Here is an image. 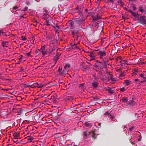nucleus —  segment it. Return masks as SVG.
I'll list each match as a JSON object with an SVG mask.
<instances>
[{
  "label": "nucleus",
  "mask_w": 146,
  "mask_h": 146,
  "mask_svg": "<svg viewBox=\"0 0 146 146\" xmlns=\"http://www.w3.org/2000/svg\"><path fill=\"white\" fill-rule=\"evenodd\" d=\"M145 17L141 16L139 15V16L137 17V19H135V21H140V23L143 25H146V20L145 19Z\"/></svg>",
  "instance_id": "f257e3e1"
},
{
  "label": "nucleus",
  "mask_w": 146,
  "mask_h": 146,
  "mask_svg": "<svg viewBox=\"0 0 146 146\" xmlns=\"http://www.w3.org/2000/svg\"><path fill=\"white\" fill-rule=\"evenodd\" d=\"M70 64H66L64 66L63 71L60 73V74L61 75H64L68 74V72L69 71V68L70 67Z\"/></svg>",
  "instance_id": "f03ea898"
},
{
  "label": "nucleus",
  "mask_w": 146,
  "mask_h": 146,
  "mask_svg": "<svg viewBox=\"0 0 146 146\" xmlns=\"http://www.w3.org/2000/svg\"><path fill=\"white\" fill-rule=\"evenodd\" d=\"M116 62L117 63H120V64H127V62L126 60H123L121 57L119 56L115 59Z\"/></svg>",
  "instance_id": "7ed1b4c3"
},
{
  "label": "nucleus",
  "mask_w": 146,
  "mask_h": 146,
  "mask_svg": "<svg viewBox=\"0 0 146 146\" xmlns=\"http://www.w3.org/2000/svg\"><path fill=\"white\" fill-rule=\"evenodd\" d=\"M31 86V88H36V87L41 88L42 87L46 86V85L38 84L37 83H36L32 84Z\"/></svg>",
  "instance_id": "20e7f679"
},
{
  "label": "nucleus",
  "mask_w": 146,
  "mask_h": 146,
  "mask_svg": "<svg viewBox=\"0 0 146 146\" xmlns=\"http://www.w3.org/2000/svg\"><path fill=\"white\" fill-rule=\"evenodd\" d=\"M46 20V24L45 25L47 26H49L51 25L52 23V18L50 17H48L47 18H45Z\"/></svg>",
  "instance_id": "39448f33"
},
{
  "label": "nucleus",
  "mask_w": 146,
  "mask_h": 146,
  "mask_svg": "<svg viewBox=\"0 0 146 146\" xmlns=\"http://www.w3.org/2000/svg\"><path fill=\"white\" fill-rule=\"evenodd\" d=\"M9 114L8 111H4L0 113V115L2 117L5 118L7 117Z\"/></svg>",
  "instance_id": "423d86ee"
},
{
  "label": "nucleus",
  "mask_w": 146,
  "mask_h": 146,
  "mask_svg": "<svg viewBox=\"0 0 146 146\" xmlns=\"http://www.w3.org/2000/svg\"><path fill=\"white\" fill-rule=\"evenodd\" d=\"M74 21L76 23L78 24L79 25H80L83 23L84 20L82 19L81 18H76L74 19Z\"/></svg>",
  "instance_id": "0eeeda50"
},
{
  "label": "nucleus",
  "mask_w": 146,
  "mask_h": 146,
  "mask_svg": "<svg viewBox=\"0 0 146 146\" xmlns=\"http://www.w3.org/2000/svg\"><path fill=\"white\" fill-rule=\"evenodd\" d=\"M72 11L74 13H78L80 17H82V11H80L78 9H77V7L75 9H73Z\"/></svg>",
  "instance_id": "6e6552de"
},
{
  "label": "nucleus",
  "mask_w": 146,
  "mask_h": 146,
  "mask_svg": "<svg viewBox=\"0 0 146 146\" xmlns=\"http://www.w3.org/2000/svg\"><path fill=\"white\" fill-rule=\"evenodd\" d=\"M98 54L100 56V58L101 59L103 57L105 56L106 55L105 52L103 50L99 51Z\"/></svg>",
  "instance_id": "1a4fd4ad"
},
{
  "label": "nucleus",
  "mask_w": 146,
  "mask_h": 146,
  "mask_svg": "<svg viewBox=\"0 0 146 146\" xmlns=\"http://www.w3.org/2000/svg\"><path fill=\"white\" fill-rule=\"evenodd\" d=\"M13 110H15V112H17L18 113V115H19L22 114L23 112V110L21 108L15 109L13 108Z\"/></svg>",
  "instance_id": "9d476101"
},
{
  "label": "nucleus",
  "mask_w": 146,
  "mask_h": 146,
  "mask_svg": "<svg viewBox=\"0 0 146 146\" xmlns=\"http://www.w3.org/2000/svg\"><path fill=\"white\" fill-rule=\"evenodd\" d=\"M89 135H91L92 137V138L94 139H96L97 138V136L96 135V133L94 131H92L90 132L89 133Z\"/></svg>",
  "instance_id": "9b49d317"
},
{
  "label": "nucleus",
  "mask_w": 146,
  "mask_h": 146,
  "mask_svg": "<svg viewBox=\"0 0 146 146\" xmlns=\"http://www.w3.org/2000/svg\"><path fill=\"white\" fill-rule=\"evenodd\" d=\"M92 17L93 21H96L97 19H101V17L99 16L98 14H97L96 16H93Z\"/></svg>",
  "instance_id": "f8f14e48"
},
{
  "label": "nucleus",
  "mask_w": 146,
  "mask_h": 146,
  "mask_svg": "<svg viewBox=\"0 0 146 146\" xmlns=\"http://www.w3.org/2000/svg\"><path fill=\"white\" fill-rule=\"evenodd\" d=\"M129 12L133 16L135 17L136 19H137V17L139 16V15L137 14V13L133 12L131 10H129Z\"/></svg>",
  "instance_id": "ddd939ff"
},
{
  "label": "nucleus",
  "mask_w": 146,
  "mask_h": 146,
  "mask_svg": "<svg viewBox=\"0 0 146 146\" xmlns=\"http://www.w3.org/2000/svg\"><path fill=\"white\" fill-rule=\"evenodd\" d=\"M61 54H58V53H57V54L56 56L54 57L53 60L54 61L55 64L57 61L59 59V57L60 56Z\"/></svg>",
  "instance_id": "4468645a"
},
{
  "label": "nucleus",
  "mask_w": 146,
  "mask_h": 146,
  "mask_svg": "<svg viewBox=\"0 0 146 146\" xmlns=\"http://www.w3.org/2000/svg\"><path fill=\"white\" fill-rule=\"evenodd\" d=\"M106 90L108 91L109 93L110 94H112L114 92L113 90L111 89L109 87L107 88L106 89Z\"/></svg>",
  "instance_id": "2eb2a0df"
},
{
  "label": "nucleus",
  "mask_w": 146,
  "mask_h": 146,
  "mask_svg": "<svg viewBox=\"0 0 146 146\" xmlns=\"http://www.w3.org/2000/svg\"><path fill=\"white\" fill-rule=\"evenodd\" d=\"M139 9V11H140L142 13H143L144 12V10H145V7L144 6H140Z\"/></svg>",
  "instance_id": "dca6fc26"
},
{
  "label": "nucleus",
  "mask_w": 146,
  "mask_h": 146,
  "mask_svg": "<svg viewBox=\"0 0 146 146\" xmlns=\"http://www.w3.org/2000/svg\"><path fill=\"white\" fill-rule=\"evenodd\" d=\"M82 67L83 68L82 69L83 70H88L89 69V67L88 66H87L85 65V64H81L80 68Z\"/></svg>",
  "instance_id": "f3484780"
},
{
  "label": "nucleus",
  "mask_w": 146,
  "mask_h": 146,
  "mask_svg": "<svg viewBox=\"0 0 146 146\" xmlns=\"http://www.w3.org/2000/svg\"><path fill=\"white\" fill-rule=\"evenodd\" d=\"M14 138L15 139H17L19 138V133L17 132L14 133L13 134Z\"/></svg>",
  "instance_id": "a211bd4d"
},
{
  "label": "nucleus",
  "mask_w": 146,
  "mask_h": 146,
  "mask_svg": "<svg viewBox=\"0 0 146 146\" xmlns=\"http://www.w3.org/2000/svg\"><path fill=\"white\" fill-rule=\"evenodd\" d=\"M98 83L96 82H94L92 84V86L94 88H96L98 86Z\"/></svg>",
  "instance_id": "6ab92c4d"
},
{
  "label": "nucleus",
  "mask_w": 146,
  "mask_h": 146,
  "mask_svg": "<svg viewBox=\"0 0 146 146\" xmlns=\"http://www.w3.org/2000/svg\"><path fill=\"white\" fill-rule=\"evenodd\" d=\"M55 50V49L54 48L51 50H50L48 52L49 54L50 55H54L55 54L54 51Z\"/></svg>",
  "instance_id": "aec40b11"
},
{
  "label": "nucleus",
  "mask_w": 146,
  "mask_h": 146,
  "mask_svg": "<svg viewBox=\"0 0 146 146\" xmlns=\"http://www.w3.org/2000/svg\"><path fill=\"white\" fill-rule=\"evenodd\" d=\"M131 82L128 80H125L123 83V84L126 86H127L131 84Z\"/></svg>",
  "instance_id": "412c9836"
},
{
  "label": "nucleus",
  "mask_w": 146,
  "mask_h": 146,
  "mask_svg": "<svg viewBox=\"0 0 146 146\" xmlns=\"http://www.w3.org/2000/svg\"><path fill=\"white\" fill-rule=\"evenodd\" d=\"M107 75H108L109 77H110V79L112 81H115L116 80L115 78H113L112 77V76L109 72L107 73Z\"/></svg>",
  "instance_id": "4be33fe9"
},
{
  "label": "nucleus",
  "mask_w": 146,
  "mask_h": 146,
  "mask_svg": "<svg viewBox=\"0 0 146 146\" xmlns=\"http://www.w3.org/2000/svg\"><path fill=\"white\" fill-rule=\"evenodd\" d=\"M78 32V31L76 30H74L72 31V33L73 37H74L76 36V35L77 34Z\"/></svg>",
  "instance_id": "5701e85b"
},
{
  "label": "nucleus",
  "mask_w": 146,
  "mask_h": 146,
  "mask_svg": "<svg viewBox=\"0 0 146 146\" xmlns=\"http://www.w3.org/2000/svg\"><path fill=\"white\" fill-rule=\"evenodd\" d=\"M21 86L22 87H23L24 88H27V87H30L31 88V84H30L29 85H27L26 84H21Z\"/></svg>",
  "instance_id": "b1692460"
},
{
  "label": "nucleus",
  "mask_w": 146,
  "mask_h": 146,
  "mask_svg": "<svg viewBox=\"0 0 146 146\" xmlns=\"http://www.w3.org/2000/svg\"><path fill=\"white\" fill-rule=\"evenodd\" d=\"M122 102L125 103L127 102L128 99L127 97H123L121 99Z\"/></svg>",
  "instance_id": "393cba45"
},
{
  "label": "nucleus",
  "mask_w": 146,
  "mask_h": 146,
  "mask_svg": "<svg viewBox=\"0 0 146 146\" xmlns=\"http://www.w3.org/2000/svg\"><path fill=\"white\" fill-rule=\"evenodd\" d=\"M90 56L91 57V59L90 60V61H92V60H94L95 56L93 52H91L90 53Z\"/></svg>",
  "instance_id": "a878e982"
},
{
  "label": "nucleus",
  "mask_w": 146,
  "mask_h": 146,
  "mask_svg": "<svg viewBox=\"0 0 146 146\" xmlns=\"http://www.w3.org/2000/svg\"><path fill=\"white\" fill-rule=\"evenodd\" d=\"M8 43V42L3 41L2 43V45L4 47H7Z\"/></svg>",
  "instance_id": "bb28decb"
},
{
  "label": "nucleus",
  "mask_w": 146,
  "mask_h": 146,
  "mask_svg": "<svg viewBox=\"0 0 146 146\" xmlns=\"http://www.w3.org/2000/svg\"><path fill=\"white\" fill-rule=\"evenodd\" d=\"M118 4L122 7H123L124 5V3H123L121 0H119L118 1Z\"/></svg>",
  "instance_id": "cd10ccee"
},
{
  "label": "nucleus",
  "mask_w": 146,
  "mask_h": 146,
  "mask_svg": "<svg viewBox=\"0 0 146 146\" xmlns=\"http://www.w3.org/2000/svg\"><path fill=\"white\" fill-rule=\"evenodd\" d=\"M84 124L85 125L88 127H92V125L91 123H89L88 122H86L84 123Z\"/></svg>",
  "instance_id": "c85d7f7f"
},
{
  "label": "nucleus",
  "mask_w": 146,
  "mask_h": 146,
  "mask_svg": "<svg viewBox=\"0 0 146 146\" xmlns=\"http://www.w3.org/2000/svg\"><path fill=\"white\" fill-rule=\"evenodd\" d=\"M136 103L135 102L131 101L129 103V104L131 106H134L135 105Z\"/></svg>",
  "instance_id": "c756f323"
},
{
  "label": "nucleus",
  "mask_w": 146,
  "mask_h": 146,
  "mask_svg": "<svg viewBox=\"0 0 146 146\" xmlns=\"http://www.w3.org/2000/svg\"><path fill=\"white\" fill-rule=\"evenodd\" d=\"M77 9H79L80 11H82V10H83V7L82 5L80 6H77Z\"/></svg>",
  "instance_id": "7c9ffc66"
},
{
  "label": "nucleus",
  "mask_w": 146,
  "mask_h": 146,
  "mask_svg": "<svg viewBox=\"0 0 146 146\" xmlns=\"http://www.w3.org/2000/svg\"><path fill=\"white\" fill-rule=\"evenodd\" d=\"M73 99V98L72 96H68L66 98V100H72Z\"/></svg>",
  "instance_id": "2f4dec72"
},
{
  "label": "nucleus",
  "mask_w": 146,
  "mask_h": 146,
  "mask_svg": "<svg viewBox=\"0 0 146 146\" xmlns=\"http://www.w3.org/2000/svg\"><path fill=\"white\" fill-rule=\"evenodd\" d=\"M75 22L74 21H73L72 20H70L69 21V24L70 26L74 25V22Z\"/></svg>",
  "instance_id": "473e14b6"
},
{
  "label": "nucleus",
  "mask_w": 146,
  "mask_h": 146,
  "mask_svg": "<svg viewBox=\"0 0 146 146\" xmlns=\"http://www.w3.org/2000/svg\"><path fill=\"white\" fill-rule=\"evenodd\" d=\"M76 44L75 43H74L73 45H72V48L76 49V48H77V46H76Z\"/></svg>",
  "instance_id": "72a5a7b5"
},
{
  "label": "nucleus",
  "mask_w": 146,
  "mask_h": 146,
  "mask_svg": "<svg viewBox=\"0 0 146 146\" xmlns=\"http://www.w3.org/2000/svg\"><path fill=\"white\" fill-rule=\"evenodd\" d=\"M28 142H31L32 141L33 139V137H29L28 138Z\"/></svg>",
  "instance_id": "f704fd0d"
},
{
  "label": "nucleus",
  "mask_w": 146,
  "mask_h": 146,
  "mask_svg": "<svg viewBox=\"0 0 146 146\" xmlns=\"http://www.w3.org/2000/svg\"><path fill=\"white\" fill-rule=\"evenodd\" d=\"M87 135V131H85L84 132V137L86 138Z\"/></svg>",
  "instance_id": "c9c22d12"
},
{
  "label": "nucleus",
  "mask_w": 146,
  "mask_h": 146,
  "mask_svg": "<svg viewBox=\"0 0 146 146\" xmlns=\"http://www.w3.org/2000/svg\"><path fill=\"white\" fill-rule=\"evenodd\" d=\"M115 53V52L113 50H112L110 54L111 56H113L114 54Z\"/></svg>",
  "instance_id": "e433bc0d"
},
{
  "label": "nucleus",
  "mask_w": 146,
  "mask_h": 146,
  "mask_svg": "<svg viewBox=\"0 0 146 146\" xmlns=\"http://www.w3.org/2000/svg\"><path fill=\"white\" fill-rule=\"evenodd\" d=\"M109 117H110V119H113L114 118L113 116L111 114H109Z\"/></svg>",
  "instance_id": "4c0bfd02"
},
{
  "label": "nucleus",
  "mask_w": 146,
  "mask_h": 146,
  "mask_svg": "<svg viewBox=\"0 0 146 146\" xmlns=\"http://www.w3.org/2000/svg\"><path fill=\"white\" fill-rule=\"evenodd\" d=\"M31 52L27 53L26 54V56L27 57H29L31 56Z\"/></svg>",
  "instance_id": "58836bf2"
},
{
  "label": "nucleus",
  "mask_w": 146,
  "mask_h": 146,
  "mask_svg": "<svg viewBox=\"0 0 146 146\" xmlns=\"http://www.w3.org/2000/svg\"><path fill=\"white\" fill-rule=\"evenodd\" d=\"M84 84H80L79 86L81 88L84 89Z\"/></svg>",
  "instance_id": "ea45409f"
},
{
  "label": "nucleus",
  "mask_w": 146,
  "mask_h": 146,
  "mask_svg": "<svg viewBox=\"0 0 146 146\" xmlns=\"http://www.w3.org/2000/svg\"><path fill=\"white\" fill-rule=\"evenodd\" d=\"M132 7L133 8V11H135L136 10V7L135 6V5H133L132 6Z\"/></svg>",
  "instance_id": "a19ab883"
},
{
  "label": "nucleus",
  "mask_w": 146,
  "mask_h": 146,
  "mask_svg": "<svg viewBox=\"0 0 146 146\" xmlns=\"http://www.w3.org/2000/svg\"><path fill=\"white\" fill-rule=\"evenodd\" d=\"M124 76V72H122L120 75L119 76L120 77H122Z\"/></svg>",
  "instance_id": "79ce46f5"
},
{
  "label": "nucleus",
  "mask_w": 146,
  "mask_h": 146,
  "mask_svg": "<svg viewBox=\"0 0 146 146\" xmlns=\"http://www.w3.org/2000/svg\"><path fill=\"white\" fill-rule=\"evenodd\" d=\"M62 67L60 66L59 67V68H58V71L60 72V73H61V72H60L62 71Z\"/></svg>",
  "instance_id": "37998d69"
},
{
  "label": "nucleus",
  "mask_w": 146,
  "mask_h": 146,
  "mask_svg": "<svg viewBox=\"0 0 146 146\" xmlns=\"http://www.w3.org/2000/svg\"><path fill=\"white\" fill-rule=\"evenodd\" d=\"M120 90L121 92H123L125 90V89L123 87L120 89Z\"/></svg>",
  "instance_id": "c03bdc74"
},
{
  "label": "nucleus",
  "mask_w": 146,
  "mask_h": 146,
  "mask_svg": "<svg viewBox=\"0 0 146 146\" xmlns=\"http://www.w3.org/2000/svg\"><path fill=\"white\" fill-rule=\"evenodd\" d=\"M28 9V7H25L24 8V9L22 10L23 11H26Z\"/></svg>",
  "instance_id": "a18cd8bd"
},
{
  "label": "nucleus",
  "mask_w": 146,
  "mask_h": 146,
  "mask_svg": "<svg viewBox=\"0 0 146 146\" xmlns=\"http://www.w3.org/2000/svg\"><path fill=\"white\" fill-rule=\"evenodd\" d=\"M21 39L23 41H25L26 40L27 38L25 37L22 36H21Z\"/></svg>",
  "instance_id": "49530a36"
},
{
  "label": "nucleus",
  "mask_w": 146,
  "mask_h": 146,
  "mask_svg": "<svg viewBox=\"0 0 146 146\" xmlns=\"http://www.w3.org/2000/svg\"><path fill=\"white\" fill-rule=\"evenodd\" d=\"M42 52L43 56L47 54V52L46 51H44L43 50H42Z\"/></svg>",
  "instance_id": "de8ad7c7"
},
{
  "label": "nucleus",
  "mask_w": 146,
  "mask_h": 146,
  "mask_svg": "<svg viewBox=\"0 0 146 146\" xmlns=\"http://www.w3.org/2000/svg\"><path fill=\"white\" fill-rule=\"evenodd\" d=\"M138 70L136 69H135L133 70V73H134V74H136V72L138 71Z\"/></svg>",
  "instance_id": "09e8293b"
},
{
  "label": "nucleus",
  "mask_w": 146,
  "mask_h": 146,
  "mask_svg": "<svg viewBox=\"0 0 146 146\" xmlns=\"http://www.w3.org/2000/svg\"><path fill=\"white\" fill-rule=\"evenodd\" d=\"M54 27L55 28V29L56 30V31L60 29V28L59 27V26L57 25L56 26V27Z\"/></svg>",
  "instance_id": "8fccbe9b"
},
{
  "label": "nucleus",
  "mask_w": 146,
  "mask_h": 146,
  "mask_svg": "<svg viewBox=\"0 0 146 146\" xmlns=\"http://www.w3.org/2000/svg\"><path fill=\"white\" fill-rule=\"evenodd\" d=\"M109 114H111V113H109L108 112V111H107L106 112V113H105L104 115H108V116H109Z\"/></svg>",
  "instance_id": "3c124183"
},
{
  "label": "nucleus",
  "mask_w": 146,
  "mask_h": 146,
  "mask_svg": "<svg viewBox=\"0 0 146 146\" xmlns=\"http://www.w3.org/2000/svg\"><path fill=\"white\" fill-rule=\"evenodd\" d=\"M95 67L96 68V70H99V67H98L97 66H95Z\"/></svg>",
  "instance_id": "603ef678"
},
{
  "label": "nucleus",
  "mask_w": 146,
  "mask_h": 146,
  "mask_svg": "<svg viewBox=\"0 0 146 146\" xmlns=\"http://www.w3.org/2000/svg\"><path fill=\"white\" fill-rule=\"evenodd\" d=\"M16 93V91H14L12 93H11V94H12V95H15Z\"/></svg>",
  "instance_id": "864d4df0"
},
{
  "label": "nucleus",
  "mask_w": 146,
  "mask_h": 146,
  "mask_svg": "<svg viewBox=\"0 0 146 146\" xmlns=\"http://www.w3.org/2000/svg\"><path fill=\"white\" fill-rule=\"evenodd\" d=\"M124 9L126 11H127L128 12H129V10H129L126 7H123Z\"/></svg>",
  "instance_id": "5fc2aeb1"
},
{
  "label": "nucleus",
  "mask_w": 146,
  "mask_h": 146,
  "mask_svg": "<svg viewBox=\"0 0 146 146\" xmlns=\"http://www.w3.org/2000/svg\"><path fill=\"white\" fill-rule=\"evenodd\" d=\"M108 3H113V0H108Z\"/></svg>",
  "instance_id": "6e6d98bb"
},
{
  "label": "nucleus",
  "mask_w": 146,
  "mask_h": 146,
  "mask_svg": "<svg viewBox=\"0 0 146 146\" xmlns=\"http://www.w3.org/2000/svg\"><path fill=\"white\" fill-rule=\"evenodd\" d=\"M133 128L134 127L132 126L129 129V130L130 131H131L133 129Z\"/></svg>",
  "instance_id": "4d7b16f0"
},
{
  "label": "nucleus",
  "mask_w": 146,
  "mask_h": 146,
  "mask_svg": "<svg viewBox=\"0 0 146 146\" xmlns=\"http://www.w3.org/2000/svg\"><path fill=\"white\" fill-rule=\"evenodd\" d=\"M43 15L44 16H46L48 15V13H43Z\"/></svg>",
  "instance_id": "13d9d810"
},
{
  "label": "nucleus",
  "mask_w": 146,
  "mask_h": 146,
  "mask_svg": "<svg viewBox=\"0 0 146 146\" xmlns=\"http://www.w3.org/2000/svg\"><path fill=\"white\" fill-rule=\"evenodd\" d=\"M18 8L17 7H13V9L14 10H17L16 9H18Z\"/></svg>",
  "instance_id": "bf43d9fd"
},
{
  "label": "nucleus",
  "mask_w": 146,
  "mask_h": 146,
  "mask_svg": "<svg viewBox=\"0 0 146 146\" xmlns=\"http://www.w3.org/2000/svg\"><path fill=\"white\" fill-rule=\"evenodd\" d=\"M78 104H72V105L71 106V107H74L78 105Z\"/></svg>",
  "instance_id": "052dcab7"
},
{
  "label": "nucleus",
  "mask_w": 146,
  "mask_h": 146,
  "mask_svg": "<svg viewBox=\"0 0 146 146\" xmlns=\"http://www.w3.org/2000/svg\"><path fill=\"white\" fill-rule=\"evenodd\" d=\"M44 48H45V46H44L41 48L40 49V50H41L42 51V50H44Z\"/></svg>",
  "instance_id": "680f3d73"
},
{
  "label": "nucleus",
  "mask_w": 146,
  "mask_h": 146,
  "mask_svg": "<svg viewBox=\"0 0 146 146\" xmlns=\"http://www.w3.org/2000/svg\"><path fill=\"white\" fill-rule=\"evenodd\" d=\"M84 0H81L78 1L79 3H80V2L84 3Z\"/></svg>",
  "instance_id": "e2e57ef3"
},
{
  "label": "nucleus",
  "mask_w": 146,
  "mask_h": 146,
  "mask_svg": "<svg viewBox=\"0 0 146 146\" xmlns=\"http://www.w3.org/2000/svg\"><path fill=\"white\" fill-rule=\"evenodd\" d=\"M70 29H73L74 28V25L70 26Z\"/></svg>",
  "instance_id": "0e129e2a"
},
{
  "label": "nucleus",
  "mask_w": 146,
  "mask_h": 146,
  "mask_svg": "<svg viewBox=\"0 0 146 146\" xmlns=\"http://www.w3.org/2000/svg\"><path fill=\"white\" fill-rule=\"evenodd\" d=\"M139 75L141 77H143L144 75L143 74H140Z\"/></svg>",
  "instance_id": "69168bd1"
},
{
  "label": "nucleus",
  "mask_w": 146,
  "mask_h": 146,
  "mask_svg": "<svg viewBox=\"0 0 146 146\" xmlns=\"http://www.w3.org/2000/svg\"><path fill=\"white\" fill-rule=\"evenodd\" d=\"M54 41L52 40L50 42V44H54Z\"/></svg>",
  "instance_id": "338daca9"
},
{
  "label": "nucleus",
  "mask_w": 146,
  "mask_h": 146,
  "mask_svg": "<svg viewBox=\"0 0 146 146\" xmlns=\"http://www.w3.org/2000/svg\"><path fill=\"white\" fill-rule=\"evenodd\" d=\"M117 72H120V71H121V70L120 69H119L117 70Z\"/></svg>",
  "instance_id": "774afa93"
}]
</instances>
